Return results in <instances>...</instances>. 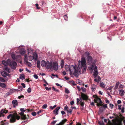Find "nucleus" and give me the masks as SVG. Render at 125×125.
<instances>
[{"instance_id": "nucleus-1", "label": "nucleus", "mask_w": 125, "mask_h": 125, "mask_svg": "<svg viewBox=\"0 0 125 125\" xmlns=\"http://www.w3.org/2000/svg\"><path fill=\"white\" fill-rule=\"evenodd\" d=\"M70 74L73 75L76 77H77L79 74L81 73V69L78 68L77 66L72 65L70 66Z\"/></svg>"}, {"instance_id": "nucleus-2", "label": "nucleus", "mask_w": 125, "mask_h": 125, "mask_svg": "<svg viewBox=\"0 0 125 125\" xmlns=\"http://www.w3.org/2000/svg\"><path fill=\"white\" fill-rule=\"evenodd\" d=\"M78 65L79 68H81L82 69V73H84L86 70L87 66L85 59L84 57L82 58L81 60L78 61Z\"/></svg>"}, {"instance_id": "nucleus-3", "label": "nucleus", "mask_w": 125, "mask_h": 125, "mask_svg": "<svg viewBox=\"0 0 125 125\" xmlns=\"http://www.w3.org/2000/svg\"><path fill=\"white\" fill-rule=\"evenodd\" d=\"M45 67L47 69H50L53 68L55 71L57 70L58 69L57 63L55 62H47Z\"/></svg>"}, {"instance_id": "nucleus-4", "label": "nucleus", "mask_w": 125, "mask_h": 125, "mask_svg": "<svg viewBox=\"0 0 125 125\" xmlns=\"http://www.w3.org/2000/svg\"><path fill=\"white\" fill-rule=\"evenodd\" d=\"M89 69L90 70L92 71L94 70L93 75L94 78L97 77L98 74V72L97 70V67L94 64H93L92 65L90 66L89 67Z\"/></svg>"}, {"instance_id": "nucleus-5", "label": "nucleus", "mask_w": 125, "mask_h": 125, "mask_svg": "<svg viewBox=\"0 0 125 125\" xmlns=\"http://www.w3.org/2000/svg\"><path fill=\"white\" fill-rule=\"evenodd\" d=\"M11 117L10 121L11 123H13L16 121V119L19 120L20 118L19 116H18L16 114H13L9 115L7 117L8 119H9Z\"/></svg>"}, {"instance_id": "nucleus-6", "label": "nucleus", "mask_w": 125, "mask_h": 125, "mask_svg": "<svg viewBox=\"0 0 125 125\" xmlns=\"http://www.w3.org/2000/svg\"><path fill=\"white\" fill-rule=\"evenodd\" d=\"M7 61L8 63V65L11 66L12 69H15L17 66V63L15 62L14 61H11L10 59L7 60Z\"/></svg>"}, {"instance_id": "nucleus-7", "label": "nucleus", "mask_w": 125, "mask_h": 125, "mask_svg": "<svg viewBox=\"0 0 125 125\" xmlns=\"http://www.w3.org/2000/svg\"><path fill=\"white\" fill-rule=\"evenodd\" d=\"M85 55L87 56V59L88 63L90 65V66L92 65L93 64H95L94 63H93L92 57L89 56V52H85Z\"/></svg>"}, {"instance_id": "nucleus-8", "label": "nucleus", "mask_w": 125, "mask_h": 125, "mask_svg": "<svg viewBox=\"0 0 125 125\" xmlns=\"http://www.w3.org/2000/svg\"><path fill=\"white\" fill-rule=\"evenodd\" d=\"M77 101L78 103L79 102L80 103V105L83 106L84 105V102L83 100L81 98L79 99L77 98Z\"/></svg>"}, {"instance_id": "nucleus-9", "label": "nucleus", "mask_w": 125, "mask_h": 125, "mask_svg": "<svg viewBox=\"0 0 125 125\" xmlns=\"http://www.w3.org/2000/svg\"><path fill=\"white\" fill-rule=\"evenodd\" d=\"M81 96L83 100H86L88 98V96L82 93H81Z\"/></svg>"}, {"instance_id": "nucleus-10", "label": "nucleus", "mask_w": 125, "mask_h": 125, "mask_svg": "<svg viewBox=\"0 0 125 125\" xmlns=\"http://www.w3.org/2000/svg\"><path fill=\"white\" fill-rule=\"evenodd\" d=\"M94 101L95 103H100V104H101V103H102L101 99L97 97H96L95 99H94Z\"/></svg>"}, {"instance_id": "nucleus-11", "label": "nucleus", "mask_w": 125, "mask_h": 125, "mask_svg": "<svg viewBox=\"0 0 125 125\" xmlns=\"http://www.w3.org/2000/svg\"><path fill=\"white\" fill-rule=\"evenodd\" d=\"M7 111L4 109H3L0 111V117L3 115V114H6L7 112Z\"/></svg>"}, {"instance_id": "nucleus-12", "label": "nucleus", "mask_w": 125, "mask_h": 125, "mask_svg": "<svg viewBox=\"0 0 125 125\" xmlns=\"http://www.w3.org/2000/svg\"><path fill=\"white\" fill-rule=\"evenodd\" d=\"M1 74L4 77H6L8 75V73L6 72L5 70H4L3 72H1Z\"/></svg>"}, {"instance_id": "nucleus-13", "label": "nucleus", "mask_w": 125, "mask_h": 125, "mask_svg": "<svg viewBox=\"0 0 125 125\" xmlns=\"http://www.w3.org/2000/svg\"><path fill=\"white\" fill-rule=\"evenodd\" d=\"M12 103L13 104V106L14 107L18 105V102L17 100H14L12 101Z\"/></svg>"}, {"instance_id": "nucleus-14", "label": "nucleus", "mask_w": 125, "mask_h": 125, "mask_svg": "<svg viewBox=\"0 0 125 125\" xmlns=\"http://www.w3.org/2000/svg\"><path fill=\"white\" fill-rule=\"evenodd\" d=\"M67 121V120L66 119H65L62 120V121L60 122L59 124H57L56 125H63Z\"/></svg>"}, {"instance_id": "nucleus-15", "label": "nucleus", "mask_w": 125, "mask_h": 125, "mask_svg": "<svg viewBox=\"0 0 125 125\" xmlns=\"http://www.w3.org/2000/svg\"><path fill=\"white\" fill-rule=\"evenodd\" d=\"M60 107H58L57 108L53 111V112L54 114H55L56 115L58 114V111L60 109Z\"/></svg>"}, {"instance_id": "nucleus-16", "label": "nucleus", "mask_w": 125, "mask_h": 125, "mask_svg": "<svg viewBox=\"0 0 125 125\" xmlns=\"http://www.w3.org/2000/svg\"><path fill=\"white\" fill-rule=\"evenodd\" d=\"M41 65L42 67H45L46 64V62L45 61L42 60L41 62Z\"/></svg>"}, {"instance_id": "nucleus-17", "label": "nucleus", "mask_w": 125, "mask_h": 125, "mask_svg": "<svg viewBox=\"0 0 125 125\" xmlns=\"http://www.w3.org/2000/svg\"><path fill=\"white\" fill-rule=\"evenodd\" d=\"M119 94L120 95L122 96L125 93V91L123 90H121L119 91Z\"/></svg>"}, {"instance_id": "nucleus-18", "label": "nucleus", "mask_w": 125, "mask_h": 125, "mask_svg": "<svg viewBox=\"0 0 125 125\" xmlns=\"http://www.w3.org/2000/svg\"><path fill=\"white\" fill-rule=\"evenodd\" d=\"M25 50L23 49H21L20 51L21 54L22 55L24 54L25 53Z\"/></svg>"}, {"instance_id": "nucleus-19", "label": "nucleus", "mask_w": 125, "mask_h": 125, "mask_svg": "<svg viewBox=\"0 0 125 125\" xmlns=\"http://www.w3.org/2000/svg\"><path fill=\"white\" fill-rule=\"evenodd\" d=\"M65 68L66 71L70 72V66H69L68 65H66L65 66Z\"/></svg>"}, {"instance_id": "nucleus-20", "label": "nucleus", "mask_w": 125, "mask_h": 125, "mask_svg": "<svg viewBox=\"0 0 125 125\" xmlns=\"http://www.w3.org/2000/svg\"><path fill=\"white\" fill-rule=\"evenodd\" d=\"M96 86L94 84H93L91 85V88L93 91L95 90Z\"/></svg>"}, {"instance_id": "nucleus-21", "label": "nucleus", "mask_w": 125, "mask_h": 125, "mask_svg": "<svg viewBox=\"0 0 125 125\" xmlns=\"http://www.w3.org/2000/svg\"><path fill=\"white\" fill-rule=\"evenodd\" d=\"M101 79L100 77L99 76H97V79L95 78L94 79V81L95 82H99V81L101 80Z\"/></svg>"}, {"instance_id": "nucleus-22", "label": "nucleus", "mask_w": 125, "mask_h": 125, "mask_svg": "<svg viewBox=\"0 0 125 125\" xmlns=\"http://www.w3.org/2000/svg\"><path fill=\"white\" fill-rule=\"evenodd\" d=\"M33 59L35 60H36L37 58V56L36 54V53H33L32 55Z\"/></svg>"}, {"instance_id": "nucleus-23", "label": "nucleus", "mask_w": 125, "mask_h": 125, "mask_svg": "<svg viewBox=\"0 0 125 125\" xmlns=\"http://www.w3.org/2000/svg\"><path fill=\"white\" fill-rule=\"evenodd\" d=\"M5 69V71H6L8 73H10V70L9 68L6 66H5L4 67Z\"/></svg>"}, {"instance_id": "nucleus-24", "label": "nucleus", "mask_w": 125, "mask_h": 125, "mask_svg": "<svg viewBox=\"0 0 125 125\" xmlns=\"http://www.w3.org/2000/svg\"><path fill=\"white\" fill-rule=\"evenodd\" d=\"M120 83L119 82H117L116 83V84H115V86L114 87V89L115 90L118 87V85L120 84Z\"/></svg>"}, {"instance_id": "nucleus-25", "label": "nucleus", "mask_w": 125, "mask_h": 125, "mask_svg": "<svg viewBox=\"0 0 125 125\" xmlns=\"http://www.w3.org/2000/svg\"><path fill=\"white\" fill-rule=\"evenodd\" d=\"M2 63L5 66H6L7 65H8V63L7 61V60L6 61H2Z\"/></svg>"}, {"instance_id": "nucleus-26", "label": "nucleus", "mask_w": 125, "mask_h": 125, "mask_svg": "<svg viewBox=\"0 0 125 125\" xmlns=\"http://www.w3.org/2000/svg\"><path fill=\"white\" fill-rule=\"evenodd\" d=\"M21 118L22 120H25L26 119H28V118H27L26 117V116L25 115H24L21 116Z\"/></svg>"}, {"instance_id": "nucleus-27", "label": "nucleus", "mask_w": 125, "mask_h": 125, "mask_svg": "<svg viewBox=\"0 0 125 125\" xmlns=\"http://www.w3.org/2000/svg\"><path fill=\"white\" fill-rule=\"evenodd\" d=\"M25 62L27 66L28 67H30L31 66V64L30 62L27 61V62L25 61Z\"/></svg>"}, {"instance_id": "nucleus-28", "label": "nucleus", "mask_w": 125, "mask_h": 125, "mask_svg": "<svg viewBox=\"0 0 125 125\" xmlns=\"http://www.w3.org/2000/svg\"><path fill=\"white\" fill-rule=\"evenodd\" d=\"M1 87L3 88H5L6 87V85L4 83H1L0 84V87Z\"/></svg>"}, {"instance_id": "nucleus-29", "label": "nucleus", "mask_w": 125, "mask_h": 125, "mask_svg": "<svg viewBox=\"0 0 125 125\" xmlns=\"http://www.w3.org/2000/svg\"><path fill=\"white\" fill-rule=\"evenodd\" d=\"M100 86L102 88H104L105 87V85L104 84V83L103 82L101 83L100 84Z\"/></svg>"}, {"instance_id": "nucleus-30", "label": "nucleus", "mask_w": 125, "mask_h": 125, "mask_svg": "<svg viewBox=\"0 0 125 125\" xmlns=\"http://www.w3.org/2000/svg\"><path fill=\"white\" fill-rule=\"evenodd\" d=\"M20 79L23 80L25 79L24 75V74H22L21 75L20 77Z\"/></svg>"}, {"instance_id": "nucleus-31", "label": "nucleus", "mask_w": 125, "mask_h": 125, "mask_svg": "<svg viewBox=\"0 0 125 125\" xmlns=\"http://www.w3.org/2000/svg\"><path fill=\"white\" fill-rule=\"evenodd\" d=\"M11 57L13 59H16V56L15 54L13 53H11Z\"/></svg>"}, {"instance_id": "nucleus-32", "label": "nucleus", "mask_w": 125, "mask_h": 125, "mask_svg": "<svg viewBox=\"0 0 125 125\" xmlns=\"http://www.w3.org/2000/svg\"><path fill=\"white\" fill-rule=\"evenodd\" d=\"M20 110L21 111L23 112H25L26 110H27L28 112L29 111V110L24 108H21L20 109Z\"/></svg>"}, {"instance_id": "nucleus-33", "label": "nucleus", "mask_w": 125, "mask_h": 125, "mask_svg": "<svg viewBox=\"0 0 125 125\" xmlns=\"http://www.w3.org/2000/svg\"><path fill=\"white\" fill-rule=\"evenodd\" d=\"M64 62L62 60L61 61V63L60 64V65L61 67V68H62L63 67L64 64Z\"/></svg>"}, {"instance_id": "nucleus-34", "label": "nucleus", "mask_w": 125, "mask_h": 125, "mask_svg": "<svg viewBox=\"0 0 125 125\" xmlns=\"http://www.w3.org/2000/svg\"><path fill=\"white\" fill-rule=\"evenodd\" d=\"M28 56L27 55H24V57L25 58L24 59L25 61H27V57Z\"/></svg>"}, {"instance_id": "nucleus-35", "label": "nucleus", "mask_w": 125, "mask_h": 125, "mask_svg": "<svg viewBox=\"0 0 125 125\" xmlns=\"http://www.w3.org/2000/svg\"><path fill=\"white\" fill-rule=\"evenodd\" d=\"M65 92L67 94H69L70 93V91L67 88H66L65 89Z\"/></svg>"}, {"instance_id": "nucleus-36", "label": "nucleus", "mask_w": 125, "mask_h": 125, "mask_svg": "<svg viewBox=\"0 0 125 125\" xmlns=\"http://www.w3.org/2000/svg\"><path fill=\"white\" fill-rule=\"evenodd\" d=\"M0 81L2 82H5V80L3 78L0 77Z\"/></svg>"}, {"instance_id": "nucleus-37", "label": "nucleus", "mask_w": 125, "mask_h": 125, "mask_svg": "<svg viewBox=\"0 0 125 125\" xmlns=\"http://www.w3.org/2000/svg\"><path fill=\"white\" fill-rule=\"evenodd\" d=\"M33 59V58L32 56H30L29 57V60L30 61H32Z\"/></svg>"}, {"instance_id": "nucleus-38", "label": "nucleus", "mask_w": 125, "mask_h": 125, "mask_svg": "<svg viewBox=\"0 0 125 125\" xmlns=\"http://www.w3.org/2000/svg\"><path fill=\"white\" fill-rule=\"evenodd\" d=\"M70 83L72 84L73 85H75L76 84L73 81H70L69 82Z\"/></svg>"}, {"instance_id": "nucleus-39", "label": "nucleus", "mask_w": 125, "mask_h": 125, "mask_svg": "<svg viewBox=\"0 0 125 125\" xmlns=\"http://www.w3.org/2000/svg\"><path fill=\"white\" fill-rule=\"evenodd\" d=\"M37 66L39 68L40 66V62L39 61H38L37 62Z\"/></svg>"}, {"instance_id": "nucleus-40", "label": "nucleus", "mask_w": 125, "mask_h": 125, "mask_svg": "<svg viewBox=\"0 0 125 125\" xmlns=\"http://www.w3.org/2000/svg\"><path fill=\"white\" fill-rule=\"evenodd\" d=\"M47 107V105L46 104L43 105L42 106V108L43 109H46Z\"/></svg>"}, {"instance_id": "nucleus-41", "label": "nucleus", "mask_w": 125, "mask_h": 125, "mask_svg": "<svg viewBox=\"0 0 125 125\" xmlns=\"http://www.w3.org/2000/svg\"><path fill=\"white\" fill-rule=\"evenodd\" d=\"M27 92L29 93H30L31 92V89L30 88H29L27 90Z\"/></svg>"}, {"instance_id": "nucleus-42", "label": "nucleus", "mask_w": 125, "mask_h": 125, "mask_svg": "<svg viewBox=\"0 0 125 125\" xmlns=\"http://www.w3.org/2000/svg\"><path fill=\"white\" fill-rule=\"evenodd\" d=\"M64 18L65 19V20H67L68 19V17L67 15H65L64 17Z\"/></svg>"}, {"instance_id": "nucleus-43", "label": "nucleus", "mask_w": 125, "mask_h": 125, "mask_svg": "<svg viewBox=\"0 0 125 125\" xmlns=\"http://www.w3.org/2000/svg\"><path fill=\"white\" fill-rule=\"evenodd\" d=\"M36 7L37 8V9H40V8L39 7H38V4H35Z\"/></svg>"}, {"instance_id": "nucleus-44", "label": "nucleus", "mask_w": 125, "mask_h": 125, "mask_svg": "<svg viewBox=\"0 0 125 125\" xmlns=\"http://www.w3.org/2000/svg\"><path fill=\"white\" fill-rule=\"evenodd\" d=\"M81 89H82V91L83 92H84L86 91V89L85 88H83L82 87L81 88Z\"/></svg>"}, {"instance_id": "nucleus-45", "label": "nucleus", "mask_w": 125, "mask_h": 125, "mask_svg": "<svg viewBox=\"0 0 125 125\" xmlns=\"http://www.w3.org/2000/svg\"><path fill=\"white\" fill-rule=\"evenodd\" d=\"M56 106V105H55L54 106H50V108L52 110Z\"/></svg>"}, {"instance_id": "nucleus-46", "label": "nucleus", "mask_w": 125, "mask_h": 125, "mask_svg": "<svg viewBox=\"0 0 125 125\" xmlns=\"http://www.w3.org/2000/svg\"><path fill=\"white\" fill-rule=\"evenodd\" d=\"M33 76L34 78H35L36 79H37L38 78V76L36 74H34L33 75Z\"/></svg>"}, {"instance_id": "nucleus-47", "label": "nucleus", "mask_w": 125, "mask_h": 125, "mask_svg": "<svg viewBox=\"0 0 125 125\" xmlns=\"http://www.w3.org/2000/svg\"><path fill=\"white\" fill-rule=\"evenodd\" d=\"M20 114L21 115V116L24 115V112H23L22 111H21V112L20 113Z\"/></svg>"}, {"instance_id": "nucleus-48", "label": "nucleus", "mask_w": 125, "mask_h": 125, "mask_svg": "<svg viewBox=\"0 0 125 125\" xmlns=\"http://www.w3.org/2000/svg\"><path fill=\"white\" fill-rule=\"evenodd\" d=\"M21 85L23 88H24L25 87V85L24 83H22Z\"/></svg>"}, {"instance_id": "nucleus-49", "label": "nucleus", "mask_w": 125, "mask_h": 125, "mask_svg": "<svg viewBox=\"0 0 125 125\" xmlns=\"http://www.w3.org/2000/svg\"><path fill=\"white\" fill-rule=\"evenodd\" d=\"M74 103V102L73 101H72L70 102V104L71 105H73Z\"/></svg>"}, {"instance_id": "nucleus-50", "label": "nucleus", "mask_w": 125, "mask_h": 125, "mask_svg": "<svg viewBox=\"0 0 125 125\" xmlns=\"http://www.w3.org/2000/svg\"><path fill=\"white\" fill-rule=\"evenodd\" d=\"M124 87V85H123L122 84H121L119 86V88H123Z\"/></svg>"}, {"instance_id": "nucleus-51", "label": "nucleus", "mask_w": 125, "mask_h": 125, "mask_svg": "<svg viewBox=\"0 0 125 125\" xmlns=\"http://www.w3.org/2000/svg\"><path fill=\"white\" fill-rule=\"evenodd\" d=\"M72 111L71 109H70L67 111V113H71L72 112Z\"/></svg>"}, {"instance_id": "nucleus-52", "label": "nucleus", "mask_w": 125, "mask_h": 125, "mask_svg": "<svg viewBox=\"0 0 125 125\" xmlns=\"http://www.w3.org/2000/svg\"><path fill=\"white\" fill-rule=\"evenodd\" d=\"M102 103H101V104H100V103H97V106H99L100 105H102Z\"/></svg>"}, {"instance_id": "nucleus-53", "label": "nucleus", "mask_w": 125, "mask_h": 125, "mask_svg": "<svg viewBox=\"0 0 125 125\" xmlns=\"http://www.w3.org/2000/svg\"><path fill=\"white\" fill-rule=\"evenodd\" d=\"M121 112L122 113H124V108L123 107L122 109H121Z\"/></svg>"}, {"instance_id": "nucleus-54", "label": "nucleus", "mask_w": 125, "mask_h": 125, "mask_svg": "<svg viewBox=\"0 0 125 125\" xmlns=\"http://www.w3.org/2000/svg\"><path fill=\"white\" fill-rule=\"evenodd\" d=\"M77 89H78L79 91H80L81 90V88L79 86H77Z\"/></svg>"}, {"instance_id": "nucleus-55", "label": "nucleus", "mask_w": 125, "mask_h": 125, "mask_svg": "<svg viewBox=\"0 0 125 125\" xmlns=\"http://www.w3.org/2000/svg\"><path fill=\"white\" fill-rule=\"evenodd\" d=\"M32 114L33 116H35L36 115V113L35 112H33L32 113Z\"/></svg>"}, {"instance_id": "nucleus-56", "label": "nucleus", "mask_w": 125, "mask_h": 125, "mask_svg": "<svg viewBox=\"0 0 125 125\" xmlns=\"http://www.w3.org/2000/svg\"><path fill=\"white\" fill-rule=\"evenodd\" d=\"M121 102L120 100H119L117 101V103L118 104H120L121 103Z\"/></svg>"}, {"instance_id": "nucleus-57", "label": "nucleus", "mask_w": 125, "mask_h": 125, "mask_svg": "<svg viewBox=\"0 0 125 125\" xmlns=\"http://www.w3.org/2000/svg\"><path fill=\"white\" fill-rule=\"evenodd\" d=\"M110 106L111 107V108H112L114 106V105L113 104H110Z\"/></svg>"}, {"instance_id": "nucleus-58", "label": "nucleus", "mask_w": 125, "mask_h": 125, "mask_svg": "<svg viewBox=\"0 0 125 125\" xmlns=\"http://www.w3.org/2000/svg\"><path fill=\"white\" fill-rule=\"evenodd\" d=\"M68 108V107L67 105L65 106L64 108V110H66Z\"/></svg>"}, {"instance_id": "nucleus-59", "label": "nucleus", "mask_w": 125, "mask_h": 125, "mask_svg": "<svg viewBox=\"0 0 125 125\" xmlns=\"http://www.w3.org/2000/svg\"><path fill=\"white\" fill-rule=\"evenodd\" d=\"M61 114L62 115H64L65 114V112L64 111H61Z\"/></svg>"}, {"instance_id": "nucleus-60", "label": "nucleus", "mask_w": 125, "mask_h": 125, "mask_svg": "<svg viewBox=\"0 0 125 125\" xmlns=\"http://www.w3.org/2000/svg\"><path fill=\"white\" fill-rule=\"evenodd\" d=\"M107 107V104H105L103 106V107L104 108H106Z\"/></svg>"}, {"instance_id": "nucleus-61", "label": "nucleus", "mask_w": 125, "mask_h": 125, "mask_svg": "<svg viewBox=\"0 0 125 125\" xmlns=\"http://www.w3.org/2000/svg\"><path fill=\"white\" fill-rule=\"evenodd\" d=\"M25 70H26V71H27L29 72V73H30L31 72V71H30L27 68H26L25 69Z\"/></svg>"}, {"instance_id": "nucleus-62", "label": "nucleus", "mask_w": 125, "mask_h": 125, "mask_svg": "<svg viewBox=\"0 0 125 125\" xmlns=\"http://www.w3.org/2000/svg\"><path fill=\"white\" fill-rule=\"evenodd\" d=\"M22 88L21 86L18 89V90L19 91H21L22 90Z\"/></svg>"}, {"instance_id": "nucleus-63", "label": "nucleus", "mask_w": 125, "mask_h": 125, "mask_svg": "<svg viewBox=\"0 0 125 125\" xmlns=\"http://www.w3.org/2000/svg\"><path fill=\"white\" fill-rule=\"evenodd\" d=\"M56 122V121H53L52 122V123L53 124H55Z\"/></svg>"}, {"instance_id": "nucleus-64", "label": "nucleus", "mask_w": 125, "mask_h": 125, "mask_svg": "<svg viewBox=\"0 0 125 125\" xmlns=\"http://www.w3.org/2000/svg\"><path fill=\"white\" fill-rule=\"evenodd\" d=\"M121 105H118V109L119 110L121 109Z\"/></svg>"}]
</instances>
